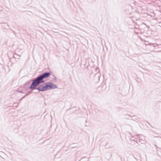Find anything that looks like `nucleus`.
Returning <instances> with one entry per match:
<instances>
[{
	"instance_id": "nucleus-1",
	"label": "nucleus",
	"mask_w": 161,
	"mask_h": 161,
	"mask_svg": "<svg viewBox=\"0 0 161 161\" xmlns=\"http://www.w3.org/2000/svg\"><path fill=\"white\" fill-rule=\"evenodd\" d=\"M50 75V73H46L38 77L36 80H33L32 83L30 86L31 89H34L40 83L44 82L43 79L48 77Z\"/></svg>"
},
{
	"instance_id": "nucleus-2",
	"label": "nucleus",
	"mask_w": 161,
	"mask_h": 161,
	"mask_svg": "<svg viewBox=\"0 0 161 161\" xmlns=\"http://www.w3.org/2000/svg\"><path fill=\"white\" fill-rule=\"evenodd\" d=\"M57 88V86L51 83H48L45 85H42L40 86L37 89L39 91H44L52 89Z\"/></svg>"
}]
</instances>
